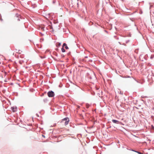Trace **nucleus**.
Segmentation results:
<instances>
[{
  "label": "nucleus",
  "instance_id": "nucleus-1",
  "mask_svg": "<svg viewBox=\"0 0 154 154\" xmlns=\"http://www.w3.org/2000/svg\"><path fill=\"white\" fill-rule=\"evenodd\" d=\"M69 119L68 118H66L62 120L61 122L62 123H64L65 125H67L69 123Z\"/></svg>",
  "mask_w": 154,
  "mask_h": 154
},
{
  "label": "nucleus",
  "instance_id": "nucleus-2",
  "mask_svg": "<svg viewBox=\"0 0 154 154\" xmlns=\"http://www.w3.org/2000/svg\"><path fill=\"white\" fill-rule=\"evenodd\" d=\"M48 95L49 97H52L54 96V92L52 91H50L48 92Z\"/></svg>",
  "mask_w": 154,
  "mask_h": 154
},
{
  "label": "nucleus",
  "instance_id": "nucleus-3",
  "mask_svg": "<svg viewBox=\"0 0 154 154\" xmlns=\"http://www.w3.org/2000/svg\"><path fill=\"white\" fill-rule=\"evenodd\" d=\"M7 73L4 70L2 71V77H5Z\"/></svg>",
  "mask_w": 154,
  "mask_h": 154
},
{
  "label": "nucleus",
  "instance_id": "nucleus-4",
  "mask_svg": "<svg viewBox=\"0 0 154 154\" xmlns=\"http://www.w3.org/2000/svg\"><path fill=\"white\" fill-rule=\"evenodd\" d=\"M112 121L114 123L118 124L119 122L117 120H112Z\"/></svg>",
  "mask_w": 154,
  "mask_h": 154
},
{
  "label": "nucleus",
  "instance_id": "nucleus-5",
  "mask_svg": "<svg viewBox=\"0 0 154 154\" xmlns=\"http://www.w3.org/2000/svg\"><path fill=\"white\" fill-rule=\"evenodd\" d=\"M11 109L13 111V112H15L16 111L17 109L16 108H14V107H12L11 108Z\"/></svg>",
  "mask_w": 154,
  "mask_h": 154
},
{
  "label": "nucleus",
  "instance_id": "nucleus-6",
  "mask_svg": "<svg viewBox=\"0 0 154 154\" xmlns=\"http://www.w3.org/2000/svg\"><path fill=\"white\" fill-rule=\"evenodd\" d=\"M61 50L63 52H64L65 51V50L63 48H62Z\"/></svg>",
  "mask_w": 154,
  "mask_h": 154
},
{
  "label": "nucleus",
  "instance_id": "nucleus-7",
  "mask_svg": "<svg viewBox=\"0 0 154 154\" xmlns=\"http://www.w3.org/2000/svg\"><path fill=\"white\" fill-rule=\"evenodd\" d=\"M86 107L87 108H88L90 106V105L88 104H86Z\"/></svg>",
  "mask_w": 154,
  "mask_h": 154
},
{
  "label": "nucleus",
  "instance_id": "nucleus-8",
  "mask_svg": "<svg viewBox=\"0 0 154 154\" xmlns=\"http://www.w3.org/2000/svg\"><path fill=\"white\" fill-rule=\"evenodd\" d=\"M66 46H67V45L66 43H64L63 44V47H64V46L66 47Z\"/></svg>",
  "mask_w": 154,
  "mask_h": 154
},
{
  "label": "nucleus",
  "instance_id": "nucleus-9",
  "mask_svg": "<svg viewBox=\"0 0 154 154\" xmlns=\"http://www.w3.org/2000/svg\"><path fill=\"white\" fill-rule=\"evenodd\" d=\"M66 46H67V45L66 43H64L63 44V47H64V46L66 47Z\"/></svg>",
  "mask_w": 154,
  "mask_h": 154
},
{
  "label": "nucleus",
  "instance_id": "nucleus-10",
  "mask_svg": "<svg viewBox=\"0 0 154 154\" xmlns=\"http://www.w3.org/2000/svg\"><path fill=\"white\" fill-rule=\"evenodd\" d=\"M137 152L139 154H143V153L139 152Z\"/></svg>",
  "mask_w": 154,
  "mask_h": 154
},
{
  "label": "nucleus",
  "instance_id": "nucleus-11",
  "mask_svg": "<svg viewBox=\"0 0 154 154\" xmlns=\"http://www.w3.org/2000/svg\"><path fill=\"white\" fill-rule=\"evenodd\" d=\"M65 48L66 49H68L69 48L67 46H66V47H65Z\"/></svg>",
  "mask_w": 154,
  "mask_h": 154
},
{
  "label": "nucleus",
  "instance_id": "nucleus-12",
  "mask_svg": "<svg viewBox=\"0 0 154 154\" xmlns=\"http://www.w3.org/2000/svg\"><path fill=\"white\" fill-rule=\"evenodd\" d=\"M44 27H42L41 28V29H42L43 30H44Z\"/></svg>",
  "mask_w": 154,
  "mask_h": 154
}]
</instances>
